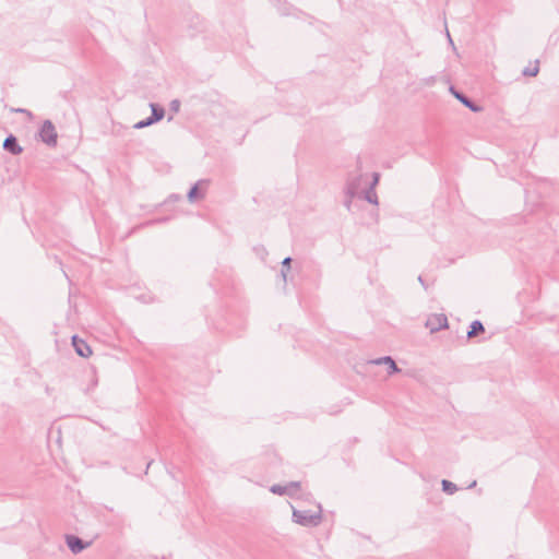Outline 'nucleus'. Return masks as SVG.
<instances>
[{"label":"nucleus","mask_w":559,"mask_h":559,"mask_svg":"<svg viewBox=\"0 0 559 559\" xmlns=\"http://www.w3.org/2000/svg\"><path fill=\"white\" fill-rule=\"evenodd\" d=\"M441 485H442V490L444 492H447L448 495H453L454 492L457 491L456 485L450 480L443 479L441 481Z\"/></svg>","instance_id":"14"},{"label":"nucleus","mask_w":559,"mask_h":559,"mask_svg":"<svg viewBox=\"0 0 559 559\" xmlns=\"http://www.w3.org/2000/svg\"><path fill=\"white\" fill-rule=\"evenodd\" d=\"M72 345L74 347L75 353L84 358H87L92 355V349L90 345L78 335L72 336Z\"/></svg>","instance_id":"7"},{"label":"nucleus","mask_w":559,"mask_h":559,"mask_svg":"<svg viewBox=\"0 0 559 559\" xmlns=\"http://www.w3.org/2000/svg\"><path fill=\"white\" fill-rule=\"evenodd\" d=\"M418 282L423 285L425 289H428V284L425 282L421 275L418 276Z\"/></svg>","instance_id":"23"},{"label":"nucleus","mask_w":559,"mask_h":559,"mask_svg":"<svg viewBox=\"0 0 559 559\" xmlns=\"http://www.w3.org/2000/svg\"><path fill=\"white\" fill-rule=\"evenodd\" d=\"M359 199H362L373 205H378L379 204V201H378V195L376 193V188L374 187H371V186H368L367 188H365L364 190H361V194L358 197Z\"/></svg>","instance_id":"10"},{"label":"nucleus","mask_w":559,"mask_h":559,"mask_svg":"<svg viewBox=\"0 0 559 559\" xmlns=\"http://www.w3.org/2000/svg\"><path fill=\"white\" fill-rule=\"evenodd\" d=\"M169 198H170V199H173V200H179V199H180V195H178V194H171Z\"/></svg>","instance_id":"26"},{"label":"nucleus","mask_w":559,"mask_h":559,"mask_svg":"<svg viewBox=\"0 0 559 559\" xmlns=\"http://www.w3.org/2000/svg\"><path fill=\"white\" fill-rule=\"evenodd\" d=\"M150 108H151L150 117H151L152 121H154L156 123L164 118L165 109L162 106H159L158 104H155V103H151Z\"/></svg>","instance_id":"11"},{"label":"nucleus","mask_w":559,"mask_h":559,"mask_svg":"<svg viewBox=\"0 0 559 559\" xmlns=\"http://www.w3.org/2000/svg\"><path fill=\"white\" fill-rule=\"evenodd\" d=\"M13 111L21 112V114H27L29 116L32 115L31 111H28L27 109H24V108L13 109Z\"/></svg>","instance_id":"24"},{"label":"nucleus","mask_w":559,"mask_h":559,"mask_svg":"<svg viewBox=\"0 0 559 559\" xmlns=\"http://www.w3.org/2000/svg\"><path fill=\"white\" fill-rule=\"evenodd\" d=\"M425 325L431 333H436L449 326L448 318L443 313H435L428 317Z\"/></svg>","instance_id":"4"},{"label":"nucleus","mask_w":559,"mask_h":559,"mask_svg":"<svg viewBox=\"0 0 559 559\" xmlns=\"http://www.w3.org/2000/svg\"><path fill=\"white\" fill-rule=\"evenodd\" d=\"M201 183H206L205 180H199L195 185H193L188 191L187 198L190 202H194L197 199L203 198V194L199 191V186Z\"/></svg>","instance_id":"13"},{"label":"nucleus","mask_w":559,"mask_h":559,"mask_svg":"<svg viewBox=\"0 0 559 559\" xmlns=\"http://www.w3.org/2000/svg\"><path fill=\"white\" fill-rule=\"evenodd\" d=\"M163 219H155V221H150L147 223H145V225H153L155 223H158V222H162Z\"/></svg>","instance_id":"25"},{"label":"nucleus","mask_w":559,"mask_h":559,"mask_svg":"<svg viewBox=\"0 0 559 559\" xmlns=\"http://www.w3.org/2000/svg\"><path fill=\"white\" fill-rule=\"evenodd\" d=\"M3 150L13 154L19 155L23 152L22 146L19 144V141L15 135L9 134L3 141Z\"/></svg>","instance_id":"9"},{"label":"nucleus","mask_w":559,"mask_h":559,"mask_svg":"<svg viewBox=\"0 0 559 559\" xmlns=\"http://www.w3.org/2000/svg\"><path fill=\"white\" fill-rule=\"evenodd\" d=\"M290 263H292V258L290 257H286L283 262H282V271H281V274L284 278V281H286V276H287V272L288 270L290 269Z\"/></svg>","instance_id":"16"},{"label":"nucleus","mask_w":559,"mask_h":559,"mask_svg":"<svg viewBox=\"0 0 559 559\" xmlns=\"http://www.w3.org/2000/svg\"><path fill=\"white\" fill-rule=\"evenodd\" d=\"M373 365H385L388 367V374L392 376L394 373H397L401 371V369L397 367L396 362L391 356H383L380 358H376L369 361Z\"/></svg>","instance_id":"8"},{"label":"nucleus","mask_w":559,"mask_h":559,"mask_svg":"<svg viewBox=\"0 0 559 559\" xmlns=\"http://www.w3.org/2000/svg\"><path fill=\"white\" fill-rule=\"evenodd\" d=\"M485 332V326L479 320H474L467 331V338H473Z\"/></svg>","instance_id":"12"},{"label":"nucleus","mask_w":559,"mask_h":559,"mask_svg":"<svg viewBox=\"0 0 559 559\" xmlns=\"http://www.w3.org/2000/svg\"><path fill=\"white\" fill-rule=\"evenodd\" d=\"M270 491L272 493H275V495H285L288 492V488L286 486H282V485H273L271 488H270Z\"/></svg>","instance_id":"18"},{"label":"nucleus","mask_w":559,"mask_h":559,"mask_svg":"<svg viewBox=\"0 0 559 559\" xmlns=\"http://www.w3.org/2000/svg\"><path fill=\"white\" fill-rule=\"evenodd\" d=\"M66 544L73 554L78 555L87 548L91 543L84 542L79 536L69 534L66 535Z\"/></svg>","instance_id":"5"},{"label":"nucleus","mask_w":559,"mask_h":559,"mask_svg":"<svg viewBox=\"0 0 559 559\" xmlns=\"http://www.w3.org/2000/svg\"><path fill=\"white\" fill-rule=\"evenodd\" d=\"M475 486H476V480H474V481L468 486V488H473V487H475Z\"/></svg>","instance_id":"28"},{"label":"nucleus","mask_w":559,"mask_h":559,"mask_svg":"<svg viewBox=\"0 0 559 559\" xmlns=\"http://www.w3.org/2000/svg\"><path fill=\"white\" fill-rule=\"evenodd\" d=\"M365 176L357 175L353 177H348L344 187V194H348L349 197H359L361 194V188Z\"/></svg>","instance_id":"3"},{"label":"nucleus","mask_w":559,"mask_h":559,"mask_svg":"<svg viewBox=\"0 0 559 559\" xmlns=\"http://www.w3.org/2000/svg\"><path fill=\"white\" fill-rule=\"evenodd\" d=\"M447 35H448L449 41L453 45V40H452V38H451V36H450L449 32H447Z\"/></svg>","instance_id":"27"},{"label":"nucleus","mask_w":559,"mask_h":559,"mask_svg":"<svg viewBox=\"0 0 559 559\" xmlns=\"http://www.w3.org/2000/svg\"><path fill=\"white\" fill-rule=\"evenodd\" d=\"M379 180H380V174L379 173H373L372 174V180L371 182L369 183V186L371 187H377V185L379 183Z\"/></svg>","instance_id":"21"},{"label":"nucleus","mask_w":559,"mask_h":559,"mask_svg":"<svg viewBox=\"0 0 559 559\" xmlns=\"http://www.w3.org/2000/svg\"><path fill=\"white\" fill-rule=\"evenodd\" d=\"M293 521L307 527H316L322 522V508L318 504V511L293 509Z\"/></svg>","instance_id":"1"},{"label":"nucleus","mask_w":559,"mask_h":559,"mask_svg":"<svg viewBox=\"0 0 559 559\" xmlns=\"http://www.w3.org/2000/svg\"><path fill=\"white\" fill-rule=\"evenodd\" d=\"M170 108L171 110L174 111H178L179 108H180V102L178 99H174L171 103H170Z\"/></svg>","instance_id":"22"},{"label":"nucleus","mask_w":559,"mask_h":559,"mask_svg":"<svg viewBox=\"0 0 559 559\" xmlns=\"http://www.w3.org/2000/svg\"><path fill=\"white\" fill-rule=\"evenodd\" d=\"M154 123H155V122L151 120V117H147V118H145V119H143V120L138 121V122L133 126V128H134V129H144V128L150 127V126H152V124H154Z\"/></svg>","instance_id":"17"},{"label":"nucleus","mask_w":559,"mask_h":559,"mask_svg":"<svg viewBox=\"0 0 559 559\" xmlns=\"http://www.w3.org/2000/svg\"><path fill=\"white\" fill-rule=\"evenodd\" d=\"M286 487L288 488L287 495L293 496L300 488V483L290 481L289 484L286 485Z\"/></svg>","instance_id":"19"},{"label":"nucleus","mask_w":559,"mask_h":559,"mask_svg":"<svg viewBox=\"0 0 559 559\" xmlns=\"http://www.w3.org/2000/svg\"><path fill=\"white\" fill-rule=\"evenodd\" d=\"M450 91L457 100H460L465 107H467L473 112L481 111V107L462 92L456 91L453 86L450 87Z\"/></svg>","instance_id":"6"},{"label":"nucleus","mask_w":559,"mask_h":559,"mask_svg":"<svg viewBox=\"0 0 559 559\" xmlns=\"http://www.w3.org/2000/svg\"><path fill=\"white\" fill-rule=\"evenodd\" d=\"M539 68H538V60L535 61L534 67H526L522 71V74L524 76H536L538 74Z\"/></svg>","instance_id":"15"},{"label":"nucleus","mask_w":559,"mask_h":559,"mask_svg":"<svg viewBox=\"0 0 559 559\" xmlns=\"http://www.w3.org/2000/svg\"><path fill=\"white\" fill-rule=\"evenodd\" d=\"M355 197H349L348 194H345V200L343 202L344 206L346 207L347 211H352V205H353V199Z\"/></svg>","instance_id":"20"},{"label":"nucleus","mask_w":559,"mask_h":559,"mask_svg":"<svg viewBox=\"0 0 559 559\" xmlns=\"http://www.w3.org/2000/svg\"><path fill=\"white\" fill-rule=\"evenodd\" d=\"M38 135L40 140L48 146H56L58 134L53 123L50 120H45L39 129Z\"/></svg>","instance_id":"2"}]
</instances>
